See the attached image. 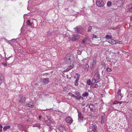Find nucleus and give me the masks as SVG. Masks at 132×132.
<instances>
[{
  "label": "nucleus",
  "instance_id": "nucleus-1",
  "mask_svg": "<svg viewBox=\"0 0 132 132\" xmlns=\"http://www.w3.org/2000/svg\"><path fill=\"white\" fill-rule=\"evenodd\" d=\"M45 123L47 124V125L49 126L50 129L49 130H51V129H52V128L51 127V125L52 127L55 126H56V123L52 119H49L50 118V116H45Z\"/></svg>",
  "mask_w": 132,
  "mask_h": 132
},
{
  "label": "nucleus",
  "instance_id": "nucleus-2",
  "mask_svg": "<svg viewBox=\"0 0 132 132\" xmlns=\"http://www.w3.org/2000/svg\"><path fill=\"white\" fill-rule=\"evenodd\" d=\"M100 76L99 73H97L92 79V81L94 83H97L100 81Z\"/></svg>",
  "mask_w": 132,
  "mask_h": 132
},
{
  "label": "nucleus",
  "instance_id": "nucleus-3",
  "mask_svg": "<svg viewBox=\"0 0 132 132\" xmlns=\"http://www.w3.org/2000/svg\"><path fill=\"white\" fill-rule=\"evenodd\" d=\"M74 58L72 55H70V54H67L66 57L64 59V60L69 63H71L72 62V61Z\"/></svg>",
  "mask_w": 132,
  "mask_h": 132
},
{
  "label": "nucleus",
  "instance_id": "nucleus-4",
  "mask_svg": "<svg viewBox=\"0 0 132 132\" xmlns=\"http://www.w3.org/2000/svg\"><path fill=\"white\" fill-rule=\"evenodd\" d=\"M96 3V5L99 7H103L105 4L103 0L97 1Z\"/></svg>",
  "mask_w": 132,
  "mask_h": 132
},
{
  "label": "nucleus",
  "instance_id": "nucleus-5",
  "mask_svg": "<svg viewBox=\"0 0 132 132\" xmlns=\"http://www.w3.org/2000/svg\"><path fill=\"white\" fill-rule=\"evenodd\" d=\"M75 29V31L76 32L79 33L81 34H82L83 31V28L79 27H76Z\"/></svg>",
  "mask_w": 132,
  "mask_h": 132
},
{
  "label": "nucleus",
  "instance_id": "nucleus-6",
  "mask_svg": "<svg viewBox=\"0 0 132 132\" xmlns=\"http://www.w3.org/2000/svg\"><path fill=\"white\" fill-rule=\"evenodd\" d=\"M80 36L78 34H74L73 35L72 37L70 38L71 40L75 41L79 39Z\"/></svg>",
  "mask_w": 132,
  "mask_h": 132
},
{
  "label": "nucleus",
  "instance_id": "nucleus-7",
  "mask_svg": "<svg viewBox=\"0 0 132 132\" xmlns=\"http://www.w3.org/2000/svg\"><path fill=\"white\" fill-rule=\"evenodd\" d=\"M57 128L60 131V132H62L64 130H65L64 125L60 124L57 126Z\"/></svg>",
  "mask_w": 132,
  "mask_h": 132
},
{
  "label": "nucleus",
  "instance_id": "nucleus-8",
  "mask_svg": "<svg viewBox=\"0 0 132 132\" xmlns=\"http://www.w3.org/2000/svg\"><path fill=\"white\" fill-rule=\"evenodd\" d=\"M76 75L77 76V77L75 82L74 85L75 86H77L78 85V81L79 79V77L80 76V74L78 73H76Z\"/></svg>",
  "mask_w": 132,
  "mask_h": 132
},
{
  "label": "nucleus",
  "instance_id": "nucleus-9",
  "mask_svg": "<svg viewBox=\"0 0 132 132\" xmlns=\"http://www.w3.org/2000/svg\"><path fill=\"white\" fill-rule=\"evenodd\" d=\"M117 93L118 96V99L120 100H121L122 97L123 96V95L121 93V90L120 89L118 90Z\"/></svg>",
  "mask_w": 132,
  "mask_h": 132
},
{
  "label": "nucleus",
  "instance_id": "nucleus-10",
  "mask_svg": "<svg viewBox=\"0 0 132 132\" xmlns=\"http://www.w3.org/2000/svg\"><path fill=\"white\" fill-rule=\"evenodd\" d=\"M65 121L67 123L69 124H71L72 123L73 120L71 117L69 116L68 117L66 118Z\"/></svg>",
  "mask_w": 132,
  "mask_h": 132
},
{
  "label": "nucleus",
  "instance_id": "nucleus-11",
  "mask_svg": "<svg viewBox=\"0 0 132 132\" xmlns=\"http://www.w3.org/2000/svg\"><path fill=\"white\" fill-rule=\"evenodd\" d=\"M106 42H107V41H106ZM108 42L109 43H110L112 44L113 45L114 44H116L118 43V41L114 40H111L110 39L109 40Z\"/></svg>",
  "mask_w": 132,
  "mask_h": 132
},
{
  "label": "nucleus",
  "instance_id": "nucleus-12",
  "mask_svg": "<svg viewBox=\"0 0 132 132\" xmlns=\"http://www.w3.org/2000/svg\"><path fill=\"white\" fill-rule=\"evenodd\" d=\"M43 83L44 84H46L48 82V79L47 78H43L42 80Z\"/></svg>",
  "mask_w": 132,
  "mask_h": 132
},
{
  "label": "nucleus",
  "instance_id": "nucleus-13",
  "mask_svg": "<svg viewBox=\"0 0 132 132\" xmlns=\"http://www.w3.org/2000/svg\"><path fill=\"white\" fill-rule=\"evenodd\" d=\"M26 106L27 107H29L31 108H34V104L32 102H29V103H28L27 104Z\"/></svg>",
  "mask_w": 132,
  "mask_h": 132
},
{
  "label": "nucleus",
  "instance_id": "nucleus-14",
  "mask_svg": "<svg viewBox=\"0 0 132 132\" xmlns=\"http://www.w3.org/2000/svg\"><path fill=\"white\" fill-rule=\"evenodd\" d=\"M92 130L94 132H95L96 130L97 126L95 123H93L92 124Z\"/></svg>",
  "mask_w": 132,
  "mask_h": 132
},
{
  "label": "nucleus",
  "instance_id": "nucleus-15",
  "mask_svg": "<svg viewBox=\"0 0 132 132\" xmlns=\"http://www.w3.org/2000/svg\"><path fill=\"white\" fill-rule=\"evenodd\" d=\"M4 79V77L2 76V74L0 73V85L2 82V81Z\"/></svg>",
  "mask_w": 132,
  "mask_h": 132
},
{
  "label": "nucleus",
  "instance_id": "nucleus-16",
  "mask_svg": "<svg viewBox=\"0 0 132 132\" xmlns=\"http://www.w3.org/2000/svg\"><path fill=\"white\" fill-rule=\"evenodd\" d=\"M96 61L95 59H93V62L92 63V65L93 67H94L96 65Z\"/></svg>",
  "mask_w": 132,
  "mask_h": 132
},
{
  "label": "nucleus",
  "instance_id": "nucleus-17",
  "mask_svg": "<svg viewBox=\"0 0 132 132\" xmlns=\"http://www.w3.org/2000/svg\"><path fill=\"white\" fill-rule=\"evenodd\" d=\"M75 98H76V99L79 100H84V98L82 97L81 96H76Z\"/></svg>",
  "mask_w": 132,
  "mask_h": 132
},
{
  "label": "nucleus",
  "instance_id": "nucleus-18",
  "mask_svg": "<svg viewBox=\"0 0 132 132\" xmlns=\"http://www.w3.org/2000/svg\"><path fill=\"white\" fill-rule=\"evenodd\" d=\"M32 126L33 127H37L39 129L41 128V127H40V124L38 123L33 124L32 125Z\"/></svg>",
  "mask_w": 132,
  "mask_h": 132
},
{
  "label": "nucleus",
  "instance_id": "nucleus-19",
  "mask_svg": "<svg viewBox=\"0 0 132 132\" xmlns=\"http://www.w3.org/2000/svg\"><path fill=\"white\" fill-rule=\"evenodd\" d=\"M78 121L80 122H82L83 121V116H78Z\"/></svg>",
  "mask_w": 132,
  "mask_h": 132
},
{
  "label": "nucleus",
  "instance_id": "nucleus-20",
  "mask_svg": "<svg viewBox=\"0 0 132 132\" xmlns=\"http://www.w3.org/2000/svg\"><path fill=\"white\" fill-rule=\"evenodd\" d=\"M126 131L127 132H132V126L129 127L126 130Z\"/></svg>",
  "mask_w": 132,
  "mask_h": 132
},
{
  "label": "nucleus",
  "instance_id": "nucleus-21",
  "mask_svg": "<svg viewBox=\"0 0 132 132\" xmlns=\"http://www.w3.org/2000/svg\"><path fill=\"white\" fill-rule=\"evenodd\" d=\"M11 127L10 126H4L3 128V130L5 131L7 129H9Z\"/></svg>",
  "mask_w": 132,
  "mask_h": 132
},
{
  "label": "nucleus",
  "instance_id": "nucleus-22",
  "mask_svg": "<svg viewBox=\"0 0 132 132\" xmlns=\"http://www.w3.org/2000/svg\"><path fill=\"white\" fill-rule=\"evenodd\" d=\"M74 65L72 64V65H69L67 69L66 70L67 71H69L71 69H72Z\"/></svg>",
  "mask_w": 132,
  "mask_h": 132
},
{
  "label": "nucleus",
  "instance_id": "nucleus-23",
  "mask_svg": "<svg viewBox=\"0 0 132 132\" xmlns=\"http://www.w3.org/2000/svg\"><path fill=\"white\" fill-rule=\"evenodd\" d=\"M105 118L104 117V116H102L101 118V120L100 121V122L101 124H103L104 123Z\"/></svg>",
  "mask_w": 132,
  "mask_h": 132
},
{
  "label": "nucleus",
  "instance_id": "nucleus-24",
  "mask_svg": "<svg viewBox=\"0 0 132 132\" xmlns=\"http://www.w3.org/2000/svg\"><path fill=\"white\" fill-rule=\"evenodd\" d=\"M25 100L24 97H22L20 99L19 102L21 103H23V102L25 101Z\"/></svg>",
  "mask_w": 132,
  "mask_h": 132
},
{
  "label": "nucleus",
  "instance_id": "nucleus-25",
  "mask_svg": "<svg viewBox=\"0 0 132 132\" xmlns=\"http://www.w3.org/2000/svg\"><path fill=\"white\" fill-rule=\"evenodd\" d=\"M88 93L87 92H85L82 95V96L84 97H86L88 95Z\"/></svg>",
  "mask_w": 132,
  "mask_h": 132
},
{
  "label": "nucleus",
  "instance_id": "nucleus-26",
  "mask_svg": "<svg viewBox=\"0 0 132 132\" xmlns=\"http://www.w3.org/2000/svg\"><path fill=\"white\" fill-rule=\"evenodd\" d=\"M106 38L108 39H111L112 38V37L111 36H110L109 35H107L106 36Z\"/></svg>",
  "mask_w": 132,
  "mask_h": 132
},
{
  "label": "nucleus",
  "instance_id": "nucleus-27",
  "mask_svg": "<svg viewBox=\"0 0 132 132\" xmlns=\"http://www.w3.org/2000/svg\"><path fill=\"white\" fill-rule=\"evenodd\" d=\"M89 68V65L88 64H86L85 65V68L84 69L86 71V70L87 71H88V69Z\"/></svg>",
  "mask_w": 132,
  "mask_h": 132
},
{
  "label": "nucleus",
  "instance_id": "nucleus-28",
  "mask_svg": "<svg viewBox=\"0 0 132 132\" xmlns=\"http://www.w3.org/2000/svg\"><path fill=\"white\" fill-rule=\"evenodd\" d=\"M87 84L88 85H92V84H93L91 82L90 80L89 79L88 80H87Z\"/></svg>",
  "mask_w": 132,
  "mask_h": 132
},
{
  "label": "nucleus",
  "instance_id": "nucleus-29",
  "mask_svg": "<svg viewBox=\"0 0 132 132\" xmlns=\"http://www.w3.org/2000/svg\"><path fill=\"white\" fill-rule=\"evenodd\" d=\"M15 41V39H11V40L9 41H8V43L11 44L12 43V42H13L14 41Z\"/></svg>",
  "mask_w": 132,
  "mask_h": 132
},
{
  "label": "nucleus",
  "instance_id": "nucleus-30",
  "mask_svg": "<svg viewBox=\"0 0 132 132\" xmlns=\"http://www.w3.org/2000/svg\"><path fill=\"white\" fill-rule=\"evenodd\" d=\"M31 2V1L30 0L28 2V5L27 7V9L28 10H29L30 8V6L29 5V3H30Z\"/></svg>",
  "mask_w": 132,
  "mask_h": 132
},
{
  "label": "nucleus",
  "instance_id": "nucleus-31",
  "mask_svg": "<svg viewBox=\"0 0 132 132\" xmlns=\"http://www.w3.org/2000/svg\"><path fill=\"white\" fill-rule=\"evenodd\" d=\"M27 25H28L29 26H31L33 22L31 23L30 21L29 20H28L27 22Z\"/></svg>",
  "mask_w": 132,
  "mask_h": 132
},
{
  "label": "nucleus",
  "instance_id": "nucleus-32",
  "mask_svg": "<svg viewBox=\"0 0 132 132\" xmlns=\"http://www.w3.org/2000/svg\"><path fill=\"white\" fill-rule=\"evenodd\" d=\"M128 116H126V118H128ZM129 117H130V119H129V120H128V121H129L130 122H132V116H128Z\"/></svg>",
  "mask_w": 132,
  "mask_h": 132
},
{
  "label": "nucleus",
  "instance_id": "nucleus-33",
  "mask_svg": "<svg viewBox=\"0 0 132 132\" xmlns=\"http://www.w3.org/2000/svg\"><path fill=\"white\" fill-rule=\"evenodd\" d=\"M68 94L69 96L72 97H75L76 96L74 94H73L72 93H68Z\"/></svg>",
  "mask_w": 132,
  "mask_h": 132
},
{
  "label": "nucleus",
  "instance_id": "nucleus-34",
  "mask_svg": "<svg viewBox=\"0 0 132 132\" xmlns=\"http://www.w3.org/2000/svg\"><path fill=\"white\" fill-rule=\"evenodd\" d=\"M106 70L108 72H110L112 70L111 69L109 68V67L107 68L106 69Z\"/></svg>",
  "mask_w": 132,
  "mask_h": 132
},
{
  "label": "nucleus",
  "instance_id": "nucleus-35",
  "mask_svg": "<svg viewBox=\"0 0 132 132\" xmlns=\"http://www.w3.org/2000/svg\"><path fill=\"white\" fill-rule=\"evenodd\" d=\"M111 4L112 3L110 1H109L107 2V6H111Z\"/></svg>",
  "mask_w": 132,
  "mask_h": 132
},
{
  "label": "nucleus",
  "instance_id": "nucleus-36",
  "mask_svg": "<svg viewBox=\"0 0 132 132\" xmlns=\"http://www.w3.org/2000/svg\"><path fill=\"white\" fill-rule=\"evenodd\" d=\"M93 106L92 105H90L89 106V107L90 108V110H93Z\"/></svg>",
  "mask_w": 132,
  "mask_h": 132
},
{
  "label": "nucleus",
  "instance_id": "nucleus-37",
  "mask_svg": "<svg viewBox=\"0 0 132 132\" xmlns=\"http://www.w3.org/2000/svg\"><path fill=\"white\" fill-rule=\"evenodd\" d=\"M12 57V56H10V57H7V58H6L5 59V61H7L8 60H9L10 58H11V57Z\"/></svg>",
  "mask_w": 132,
  "mask_h": 132
},
{
  "label": "nucleus",
  "instance_id": "nucleus-38",
  "mask_svg": "<svg viewBox=\"0 0 132 132\" xmlns=\"http://www.w3.org/2000/svg\"><path fill=\"white\" fill-rule=\"evenodd\" d=\"M2 128H3L2 126L1 125H0V132H1L2 131Z\"/></svg>",
  "mask_w": 132,
  "mask_h": 132
},
{
  "label": "nucleus",
  "instance_id": "nucleus-39",
  "mask_svg": "<svg viewBox=\"0 0 132 132\" xmlns=\"http://www.w3.org/2000/svg\"><path fill=\"white\" fill-rule=\"evenodd\" d=\"M95 38V39H98V37H97V36L94 35H93V39L94 38Z\"/></svg>",
  "mask_w": 132,
  "mask_h": 132
},
{
  "label": "nucleus",
  "instance_id": "nucleus-40",
  "mask_svg": "<svg viewBox=\"0 0 132 132\" xmlns=\"http://www.w3.org/2000/svg\"><path fill=\"white\" fill-rule=\"evenodd\" d=\"M92 29V27L91 26H89L88 28V31H90L91 29Z\"/></svg>",
  "mask_w": 132,
  "mask_h": 132
},
{
  "label": "nucleus",
  "instance_id": "nucleus-41",
  "mask_svg": "<svg viewBox=\"0 0 132 132\" xmlns=\"http://www.w3.org/2000/svg\"><path fill=\"white\" fill-rule=\"evenodd\" d=\"M87 58H86L84 59L82 61V62L83 63H84L85 62V61L86 60H87Z\"/></svg>",
  "mask_w": 132,
  "mask_h": 132
},
{
  "label": "nucleus",
  "instance_id": "nucleus-42",
  "mask_svg": "<svg viewBox=\"0 0 132 132\" xmlns=\"http://www.w3.org/2000/svg\"><path fill=\"white\" fill-rule=\"evenodd\" d=\"M2 64L4 65V67H6L7 66L6 63H2Z\"/></svg>",
  "mask_w": 132,
  "mask_h": 132
},
{
  "label": "nucleus",
  "instance_id": "nucleus-43",
  "mask_svg": "<svg viewBox=\"0 0 132 132\" xmlns=\"http://www.w3.org/2000/svg\"><path fill=\"white\" fill-rule=\"evenodd\" d=\"M119 103V102H118L117 101H116L114 102V104H117Z\"/></svg>",
  "mask_w": 132,
  "mask_h": 132
},
{
  "label": "nucleus",
  "instance_id": "nucleus-44",
  "mask_svg": "<svg viewBox=\"0 0 132 132\" xmlns=\"http://www.w3.org/2000/svg\"><path fill=\"white\" fill-rule=\"evenodd\" d=\"M42 116H39V117H38V119L39 120H40V119L42 117Z\"/></svg>",
  "mask_w": 132,
  "mask_h": 132
},
{
  "label": "nucleus",
  "instance_id": "nucleus-45",
  "mask_svg": "<svg viewBox=\"0 0 132 132\" xmlns=\"http://www.w3.org/2000/svg\"><path fill=\"white\" fill-rule=\"evenodd\" d=\"M86 104H85L84 103V104H82V106H85V105Z\"/></svg>",
  "mask_w": 132,
  "mask_h": 132
},
{
  "label": "nucleus",
  "instance_id": "nucleus-46",
  "mask_svg": "<svg viewBox=\"0 0 132 132\" xmlns=\"http://www.w3.org/2000/svg\"><path fill=\"white\" fill-rule=\"evenodd\" d=\"M78 116H80L81 115V113H79V112L78 111Z\"/></svg>",
  "mask_w": 132,
  "mask_h": 132
},
{
  "label": "nucleus",
  "instance_id": "nucleus-47",
  "mask_svg": "<svg viewBox=\"0 0 132 132\" xmlns=\"http://www.w3.org/2000/svg\"><path fill=\"white\" fill-rule=\"evenodd\" d=\"M78 54H80L81 53V52L80 51H79V52L77 53Z\"/></svg>",
  "mask_w": 132,
  "mask_h": 132
},
{
  "label": "nucleus",
  "instance_id": "nucleus-48",
  "mask_svg": "<svg viewBox=\"0 0 132 132\" xmlns=\"http://www.w3.org/2000/svg\"><path fill=\"white\" fill-rule=\"evenodd\" d=\"M82 42L83 43H85V40H82Z\"/></svg>",
  "mask_w": 132,
  "mask_h": 132
},
{
  "label": "nucleus",
  "instance_id": "nucleus-49",
  "mask_svg": "<svg viewBox=\"0 0 132 132\" xmlns=\"http://www.w3.org/2000/svg\"><path fill=\"white\" fill-rule=\"evenodd\" d=\"M117 62V61H114V62L113 64L115 65V63Z\"/></svg>",
  "mask_w": 132,
  "mask_h": 132
},
{
  "label": "nucleus",
  "instance_id": "nucleus-50",
  "mask_svg": "<svg viewBox=\"0 0 132 132\" xmlns=\"http://www.w3.org/2000/svg\"><path fill=\"white\" fill-rule=\"evenodd\" d=\"M32 21H36V20L35 19H32Z\"/></svg>",
  "mask_w": 132,
  "mask_h": 132
},
{
  "label": "nucleus",
  "instance_id": "nucleus-51",
  "mask_svg": "<svg viewBox=\"0 0 132 132\" xmlns=\"http://www.w3.org/2000/svg\"><path fill=\"white\" fill-rule=\"evenodd\" d=\"M24 131L25 132H28V131L27 130H25Z\"/></svg>",
  "mask_w": 132,
  "mask_h": 132
},
{
  "label": "nucleus",
  "instance_id": "nucleus-52",
  "mask_svg": "<svg viewBox=\"0 0 132 132\" xmlns=\"http://www.w3.org/2000/svg\"><path fill=\"white\" fill-rule=\"evenodd\" d=\"M26 15V14H24V16H23V17L24 18V17L25 16V15Z\"/></svg>",
  "mask_w": 132,
  "mask_h": 132
},
{
  "label": "nucleus",
  "instance_id": "nucleus-53",
  "mask_svg": "<svg viewBox=\"0 0 132 132\" xmlns=\"http://www.w3.org/2000/svg\"><path fill=\"white\" fill-rule=\"evenodd\" d=\"M74 78L75 79V78H76H76V77L75 76L74 77Z\"/></svg>",
  "mask_w": 132,
  "mask_h": 132
},
{
  "label": "nucleus",
  "instance_id": "nucleus-54",
  "mask_svg": "<svg viewBox=\"0 0 132 132\" xmlns=\"http://www.w3.org/2000/svg\"><path fill=\"white\" fill-rule=\"evenodd\" d=\"M77 92H76L75 93V94H77Z\"/></svg>",
  "mask_w": 132,
  "mask_h": 132
},
{
  "label": "nucleus",
  "instance_id": "nucleus-55",
  "mask_svg": "<svg viewBox=\"0 0 132 132\" xmlns=\"http://www.w3.org/2000/svg\"><path fill=\"white\" fill-rule=\"evenodd\" d=\"M119 103H120V104H121L122 103V102H120Z\"/></svg>",
  "mask_w": 132,
  "mask_h": 132
},
{
  "label": "nucleus",
  "instance_id": "nucleus-56",
  "mask_svg": "<svg viewBox=\"0 0 132 132\" xmlns=\"http://www.w3.org/2000/svg\"><path fill=\"white\" fill-rule=\"evenodd\" d=\"M121 42H120V43H119L120 44H121V43H121Z\"/></svg>",
  "mask_w": 132,
  "mask_h": 132
},
{
  "label": "nucleus",
  "instance_id": "nucleus-57",
  "mask_svg": "<svg viewBox=\"0 0 132 132\" xmlns=\"http://www.w3.org/2000/svg\"><path fill=\"white\" fill-rule=\"evenodd\" d=\"M97 72H98V70H97Z\"/></svg>",
  "mask_w": 132,
  "mask_h": 132
}]
</instances>
